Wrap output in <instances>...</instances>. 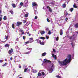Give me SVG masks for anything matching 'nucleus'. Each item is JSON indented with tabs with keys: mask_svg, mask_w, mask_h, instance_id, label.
Returning <instances> with one entry per match:
<instances>
[{
	"mask_svg": "<svg viewBox=\"0 0 78 78\" xmlns=\"http://www.w3.org/2000/svg\"><path fill=\"white\" fill-rule=\"evenodd\" d=\"M67 58H69L68 60H67V58H66L63 61H59L58 62L59 63V64L60 65V66H66L67 64V63H69L71 61V55H68Z\"/></svg>",
	"mask_w": 78,
	"mask_h": 78,
	"instance_id": "1",
	"label": "nucleus"
},
{
	"mask_svg": "<svg viewBox=\"0 0 78 78\" xmlns=\"http://www.w3.org/2000/svg\"><path fill=\"white\" fill-rule=\"evenodd\" d=\"M35 41L37 42V44H40L41 45H44V42H41V41L38 39H36Z\"/></svg>",
	"mask_w": 78,
	"mask_h": 78,
	"instance_id": "2",
	"label": "nucleus"
},
{
	"mask_svg": "<svg viewBox=\"0 0 78 78\" xmlns=\"http://www.w3.org/2000/svg\"><path fill=\"white\" fill-rule=\"evenodd\" d=\"M53 64L51 66V68H49V73H51L53 72Z\"/></svg>",
	"mask_w": 78,
	"mask_h": 78,
	"instance_id": "3",
	"label": "nucleus"
},
{
	"mask_svg": "<svg viewBox=\"0 0 78 78\" xmlns=\"http://www.w3.org/2000/svg\"><path fill=\"white\" fill-rule=\"evenodd\" d=\"M13 52V49L11 48V50H9L8 51L9 54H11Z\"/></svg>",
	"mask_w": 78,
	"mask_h": 78,
	"instance_id": "4",
	"label": "nucleus"
},
{
	"mask_svg": "<svg viewBox=\"0 0 78 78\" xmlns=\"http://www.w3.org/2000/svg\"><path fill=\"white\" fill-rule=\"evenodd\" d=\"M22 23L21 22H20L19 21H18L17 23H16V26H17V27H19L20 25H21Z\"/></svg>",
	"mask_w": 78,
	"mask_h": 78,
	"instance_id": "5",
	"label": "nucleus"
},
{
	"mask_svg": "<svg viewBox=\"0 0 78 78\" xmlns=\"http://www.w3.org/2000/svg\"><path fill=\"white\" fill-rule=\"evenodd\" d=\"M45 62H50V63H51V62L49 60H47L46 59H44Z\"/></svg>",
	"mask_w": 78,
	"mask_h": 78,
	"instance_id": "6",
	"label": "nucleus"
},
{
	"mask_svg": "<svg viewBox=\"0 0 78 78\" xmlns=\"http://www.w3.org/2000/svg\"><path fill=\"white\" fill-rule=\"evenodd\" d=\"M32 6H37V4L36 2H34L32 3Z\"/></svg>",
	"mask_w": 78,
	"mask_h": 78,
	"instance_id": "7",
	"label": "nucleus"
},
{
	"mask_svg": "<svg viewBox=\"0 0 78 78\" xmlns=\"http://www.w3.org/2000/svg\"><path fill=\"white\" fill-rule=\"evenodd\" d=\"M60 35L61 36H62V34H63V30H62L61 29L60 30Z\"/></svg>",
	"mask_w": 78,
	"mask_h": 78,
	"instance_id": "8",
	"label": "nucleus"
},
{
	"mask_svg": "<svg viewBox=\"0 0 78 78\" xmlns=\"http://www.w3.org/2000/svg\"><path fill=\"white\" fill-rule=\"evenodd\" d=\"M41 34H44V33H45V32L44 30L41 31Z\"/></svg>",
	"mask_w": 78,
	"mask_h": 78,
	"instance_id": "9",
	"label": "nucleus"
},
{
	"mask_svg": "<svg viewBox=\"0 0 78 78\" xmlns=\"http://www.w3.org/2000/svg\"><path fill=\"white\" fill-rule=\"evenodd\" d=\"M71 40H72V39H73V41L75 40V37H71L69 38Z\"/></svg>",
	"mask_w": 78,
	"mask_h": 78,
	"instance_id": "10",
	"label": "nucleus"
},
{
	"mask_svg": "<svg viewBox=\"0 0 78 78\" xmlns=\"http://www.w3.org/2000/svg\"><path fill=\"white\" fill-rule=\"evenodd\" d=\"M12 6L13 8H16V4H15L12 3Z\"/></svg>",
	"mask_w": 78,
	"mask_h": 78,
	"instance_id": "11",
	"label": "nucleus"
},
{
	"mask_svg": "<svg viewBox=\"0 0 78 78\" xmlns=\"http://www.w3.org/2000/svg\"><path fill=\"white\" fill-rule=\"evenodd\" d=\"M62 7L63 8H65L66 7V4H63L62 5Z\"/></svg>",
	"mask_w": 78,
	"mask_h": 78,
	"instance_id": "12",
	"label": "nucleus"
},
{
	"mask_svg": "<svg viewBox=\"0 0 78 78\" xmlns=\"http://www.w3.org/2000/svg\"><path fill=\"white\" fill-rule=\"evenodd\" d=\"M45 55H46V53L45 52H44L42 54V56H45Z\"/></svg>",
	"mask_w": 78,
	"mask_h": 78,
	"instance_id": "13",
	"label": "nucleus"
},
{
	"mask_svg": "<svg viewBox=\"0 0 78 78\" xmlns=\"http://www.w3.org/2000/svg\"><path fill=\"white\" fill-rule=\"evenodd\" d=\"M3 19L4 20H7V18H6V16L4 17Z\"/></svg>",
	"mask_w": 78,
	"mask_h": 78,
	"instance_id": "14",
	"label": "nucleus"
},
{
	"mask_svg": "<svg viewBox=\"0 0 78 78\" xmlns=\"http://www.w3.org/2000/svg\"><path fill=\"white\" fill-rule=\"evenodd\" d=\"M42 76V74L41 73L39 72L38 73V76Z\"/></svg>",
	"mask_w": 78,
	"mask_h": 78,
	"instance_id": "15",
	"label": "nucleus"
},
{
	"mask_svg": "<svg viewBox=\"0 0 78 78\" xmlns=\"http://www.w3.org/2000/svg\"><path fill=\"white\" fill-rule=\"evenodd\" d=\"M7 64H8V63H5V64L2 65V66L3 67H5V66H6Z\"/></svg>",
	"mask_w": 78,
	"mask_h": 78,
	"instance_id": "16",
	"label": "nucleus"
},
{
	"mask_svg": "<svg viewBox=\"0 0 78 78\" xmlns=\"http://www.w3.org/2000/svg\"><path fill=\"white\" fill-rule=\"evenodd\" d=\"M40 39H43V40H44V39H45V37H40Z\"/></svg>",
	"mask_w": 78,
	"mask_h": 78,
	"instance_id": "17",
	"label": "nucleus"
},
{
	"mask_svg": "<svg viewBox=\"0 0 78 78\" xmlns=\"http://www.w3.org/2000/svg\"><path fill=\"white\" fill-rule=\"evenodd\" d=\"M73 8H77V6H76V5L74 4L73 5Z\"/></svg>",
	"mask_w": 78,
	"mask_h": 78,
	"instance_id": "18",
	"label": "nucleus"
},
{
	"mask_svg": "<svg viewBox=\"0 0 78 78\" xmlns=\"http://www.w3.org/2000/svg\"><path fill=\"white\" fill-rule=\"evenodd\" d=\"M73 9H73V8H71L70 9V11L71 12H72V11H73Z\"/></svg>",
	"mask_w": 78,
	"mask_h": 78,
	"instance_id": "19",
	"label": "nucleus"
},
{
	"mask_svg": "<svg viewBox=\"0 0 78 78\" xmlns=\"http://www.w3.org/2000/svg\"><path fill=\"white\" fill-rule=\"evenodd\" d=\"M30 53H31V51H29L27 52H26L25 54H27L28 55H29V54H30Z\"/></svg>",
	"mask_w": 78,
	"mask_h": 78,
	"instance_id": "20",
	"label": "nucleus"
},
{
	"mask_svg": "<svg viewBox=\"0 0 78 78\" xmlns=\"http://www.w3.org/2000/svg\"><path fill=\"white\" fill-rule=\"evenodd\" d=\"M9 46V45L8 44H6L5 45V47H8Z\"/></svg>",
	"mask_w": 78,
	"mask_h": 78,
	"instance_id": "21",
	"label": "nucleus"
},
{
	"mask_svg": "<svg viewBox=\"0 0 78 78\" xmlns=\"http://www.w3.org/2000/svg\"><path fill=\"white\" fill-rule=\"evenodd\" d=\"M33 71L34 73H36L37 72V71L36 70L33 69Z\"/></svg>",
	"mask_w": 78,
	"mask_h": 78,
	"instance_id": "22",
	"label": "nucleus"
},
{
	"mask_svg": "<svg viewBox=\"0 0 78 78\" xmlns=\"http://www.w3.org/2000/svg\"><path fill=\"white\" fill-rule=\"evenodd\" d=\"M20 6H22L23 5V2H21L20 4Z\"/></svg>",
	"mask_w": 78,
	"mask_h": 78,
	"instance_id": "23",
	"label": "nucleus"
},
{
	"mask_svg": "<svg viewBox=\"0 0 78 78\" xmlns=\"http://www.w3.org/2000/svg\"><path fill=\"white\" fill-rule=\"evenodd\" d=\"M75 27L76 28H78V23H76L75 24Z\"/></svg>",
	"mask_w": 78,
	"mask_h": 78,
	"instance_id": "24",
	"label": "nucleus"
},
{
	"mask_svg": "<svg viewBox=\"0 0 78 78\" xmlns=\"http://www.w3.org/2000/svg\"><path fill=\"white\" fill-rule=\"evenodd\" d=\"M12 28H13V29L15 28H14V24H13L12 25Z\"/></svg>",
	"mask_w": 78,
	"mask_h": 78,
	"instance_id": "25",
	"label": "nucleus"
},
{
	"mask_svg": "<svg viewBox=\"0 0 78 78\" xmlns=\"http://www.w3.org/2000/svg\"><path fill=\"white\" fill-rule=\"evenodd\" d=\"M30 43V41H28L27 42H25V44H29Z\"/></svg>",
	"mask_w": 78,
	"mask_h": 78,
	"instance_id": "26",
	"label": "nucleus"
},
{
	"mask_svg": "<svg viewBox=\"0 0 78 78\" xmlns=\"http://www.w3.org/2000/svg\"><path fill=\"white\" fill-rule=\"evenodd\" d=\"M59 40V37H57L56 38V40L58 41Z\"/></svg>",
	"mask_w": 78,
	"mask_h": 78,
	"instance_id": "27",
	"label": "nucleus"
},
{
	"mask_svg": "<svg viewBox=\"0 0 78 78\" xmlns=\"http://www.w3.org/2000/svg\"><path fill=\"white\" fill-rule=\"evenodd\" d=\"M10 13L12 14H13V11H12V10L10 11Z\"/></svg>",
	"mask_w": 78,
	"mask_h": 78,
	"instance_id": "28",
	"label": "nucleus"
},
{
	"mask_svg": "<svg viewBox=\"0 0 78 78\" xmlns=\"http://www.w3.org/2000/svg\"><path fill=\"white\" fill-rule=\"evenodd\" d=\"M49 11L50 12H52V10L51 8H50L49 9Z\"/></svg>",
	"mask_w": 78,
	"mask_h": 78,
	"instance_id": "29",
	"label": "nucleus"
},
{
	"mask_svg": "<svg viewBox=\"0 0 78 78\" xmlns=\"http://www.w3.org/2000/svg\"><path fill=\"white\" fill-rule=\"evenodd\" d=\"M47 22H50V20H49V19L48 18H47Z\"/></svg>",
	"mask_w": 78,
	"mask_h": 78,
	"instance_id": "30",
	"label": "nucleus"
},
{
	"mask_svg": "<svg viewBox=\"0 0 78 78\" xmlns=\"http://www.w3.org/2000/svg\"><path fill=\"white\" fill-rule=\"evenodd\" d=\"M46 38L47 39H48V38H49V37H48V36H47V35H46Z\"/></svg>",
	"mask_w": 78,
	"mask_h": 78,
	"instance_id": "31",
	"label": "nucleus"
},
{
	"mask_svg": "<svg viewBox=\"0 0 78 78\" xmlns=\"http://www.w3.org/2000/svg\"><path fill=\"white\" fill-rule=\"evenodd\" d=\"M28 15L27 14H26L25 15V16L26 17H28Z\"/></svg>",
	"mask_w": 78,
	"mask_h": 78,
	"instance_id": "32",
	"label": "nucleus"
},
{
	"mask_svg": "<svg viewBox=\"0 0 78 78\" xmlns=\"http://www.w3.org/2000/svg\"><path fill=\"white\" fill-rule=\"evenodd\" d=\"M41 73L42 74V75H43V76H44V75H45V73H44L43 72H42Z\"/></svg>",
	"mask_w": 78,
	"mask_h": 78,
	"instance_id": "33",
	"label": "nucleus"
},
{
	"mask_svg": "<svg viewBox=\"0 0 78 78\" xmlns=\"http://www.w3.org/2000/svg\"><path fill=\"white\" fill-rule=\"evenodd\" d=\"M27 69L25 68V69H24V72H27Z\"/></svg>",
	"mask_w": 78,
	"mask_h": 78,
	"instance_id": "34",
	"label": "nucleus"
},
{
	"mask_svg": "<svg viewBox=\"0 0 78 78\" xmlns=\"http://www.w3.org/2000/svg\"><path fill=\"white\" fill-rule=\"evenodd\" d=\"M65 15H66V16L68 15V13L67 12H66V13H65Z\"/></svg>",
	"mask_w": 78,
	"mask_h": 78,
	"instance_id": "35",
	"label": "nucleus"
},
{
	"mask_svg": "<svg viewBox=\"0 0 78 78\" xmlns=\"http://www.w3.org/2000/svg\"><path fill=\"white\" fill-rule=\"evenodd\" d=\"M56 77H57V78H61V76H60L59 75L57 76Z\"/></svg>",
	"mask_w": 78,
	"mask_h": 78,
	"instance_id": "36",
	"label": "nucleus"
},
{
	"mask_svg": "<svg viewBox=\"0 0 78 78\" xmlns=\"http://www.w3.org/2000/svg\"><path fill=\"white\" fill-rule=\"evenodd\" d=\"M48 34H51V31H50L49 30Z\"/></svg>",
	"mask_w": 78,
	"mask_h": 78,
	"instance_id": "37",
	"label": "nucleus"
},
{
	"mask_svg": "<svg viewBox=\"0 0 78 78\" xmlns=\"http://www.w3.org/2000/svg\"><path fill=\"white\" fill-rule=\"evenodd\" d=\"M37 19V16H35L34 19Z\"/></svg>",
	"mask_w": 78,
	"mask_h": 78,
	"instance_id": "38",
	"label": "nucleus"
},
{
	"mask_svg": "<svg viewBox=\"0 0 78 78\" xmlns=\"http://www.w3.org/2000/svg\"><path fill=\"white\" fill-rule=\"evenodd\" d=\"M46 31H48V30H49V29H48V28H46Z\"/></svg>",
	"mask_w": 78,
	"mask_h": 78,
	"instance_id": "39",
	"label": "nucleus"
},
{
	"mask_svg": "<svg viewBox=\"0 0 78 78\" xmlns=\"http://www.w3.org/2000/svg\"><path fill=\"white\" fill-rule=\"evenodd\" d=\"M47 9H49L50 8V7L49 6H47Z\"/></svg>",
	"mask_w": 78,
	"mask_h": 78,
	"instance_id": "40",
	"label": "nucleus"
},
{
	"mask_svg": "<svg viewBox=\"0 0 78 78\" xmlns=\"http://www.w3.org/2000/svg\"><path fill=\"white\" fill-rule=\"evenodd\" d=\"M26 37H25L23 36V39H24V40H25V39Z\"/></svg>",
	"mask_w": 78,
	"mask_h": 78,
	"instance_id": "41",
	"label": "nucleus"
},
{
	"mask_svg": "<svg viewBox=\"0 0 78 78\" xmlns=\"http://www.w3.org/2000/svg\"><path fill=\"white\" fill-rule=\"evenodd\" d=\"M3 62V60H0V62H1V63H2V62Z\"/></svg>",
	"mask_w": 78,
	"mask_h": 78,
	"instance_id": "42",
	"label": "nucleus"
},
{
	"mask_svg": "<svg viewBox=\"0 0 78 78\" xmlns=\"http://www.w3.org/2000/svg\"><path fill=\"white\" fill-rule=\"evenodd\" d=\"M2 17H3V15L0 14V17H1V18H2Z\"/></svg>",
	"mask_w": 78,
	"mask_h": 78,
	"instance_id": "43",
	"label": "nucleus"
},
{
	"mask_svg": "<svg viewBox=\"0 0 78 78\" xmlns=\"http://www.w3.org/2000/svg\"><path fill=\"white\" fill-rule=\"evenodd\" d=\"M30 40H31V41H33V38H30Z\"/></svg>",
	"mask_w": 78,
	"mask_h": 78,
	"instance_id": "44",
	"label": "nucleus"
},
{
	"mask_svg": "<svg viewBox=\"0 0 78 78\" xmlns=\"http://www.w3.org/2000/svg\"><path fill=\"white\" fill-rule=\"evenodd\" d=\"M53 51H54V53H55L56 52V50H55V49H53Z\"/></svg>",
	"mask_w": 78,
	"mask_h": 78,
	"instance_id": "45",
	"label": "nucleus"
},
{
	"mask_svg": "<svg viewBox=\"0 0 78 78\" xmlns=\"http://www.w3.org/2000/svg\"><path fill=\"white\" fill-rule=\"evenodd\" d=\"M8 36H6V38H5V39H6V40L8 39Z\"/></svg>",
	"mask_w": 78,
	"mask_h": 78,
	"instance_id": "46",
	"label": "nucleus"
},
{
	"mask_svg": "<svg viewBox=\"0 0 78 78\" xmlns=\"http://www.w3.org/2000/svg\"><path fill=\"white\" fill-rule=\"evenodd\" d=\"M27 48V49L28 50H31V48Z\"/></svg>",
	"mask_w": 78,
	"mask_h": 78,
	"instance_id": "47",
	"label": "nucleus"
},
{
	"mask_svg": "<svg viewBox=\"0 0 78 78\" xmlns=\"http://www.w3.org/2000/svg\"><path fill=\"white\" fill-rule=\"evenodd\" d=\"M19 31L20 32H22L23 31V30H22L20 29V30Z\"/></svg>",
	"mask_w": 78,
	"mask_h": 78,
	"instance_id": "48",
	"label": "nucleus"
},
{
	"mask_svg": "<svg viewBox=\"0 0 78 78\" xmlns=\"http://www.w3.org/2000/svg\"><path fill=\"white\" fill-rule=\"evenodd\" d=\"M19 68L20 69H21V68H22V66H19Z\"/></svg>",
	"mask_w": 78,
	"mask_h": 78,
	"instance_id": "49",
	"label": "nucleus"
},
{
	"mask_svg": "<svg viewBox=\"0 0 78 78\" xmlns=\"http://www.w3.org/2000/svg\"><path fill=\"white\" fill-rule=\"evenodd\" d=\"M26 22H27V20H25V21L23 22V23H26Z\"/></svg>",
	"mask_w": 78,
	"mask_h": 78,
	"instance_id": "50",
	"label": "nucleus"
},
{
	"mask_svg": "<svg viewBox=\"0 0 78 78\" xmlns=\"http://www.w3.org/2000/svg\"><path fill=\"white\" fill-rule=\"evenodd\" d=\"M65 20H66V21H67V20H68V18H66Z\"/></svg>",
	"mask_w": 78,
	"mask_h": 78,
	"instance_id": "51",
	"label": "nucleus"
},
{
	"mask_svg": "<svg viewBox=\"0 0 78 78\" xmlns=\"http://www.w3.org/2000/svg\"><path fill=\"white\" fill-rule=\"evenodd\" d=\"M52 55V57H53V58H54V57H55V55H54V54H53Z\"/></svg>",
	"mask_w": 78,
	"mask_h": 78,
	"instance_id": "52",
	"label": "nucleus"
},
{
	"mask_svg": "<svg viewBox=\"0 0 78 78\" xmlns=\"http://www.w3.org/2000/svg\"><path fill=\"white\" fill-rule=\"evenodd\" d=\"M54 58L55 59H56V55H55Z\"/></svg>",
	"mask_w": 78,
	"mask_h": 78,
	"instance_id": "53",
	"label": "nucleus"
},
{
	"mask_svg": "<svg viewBox=\"0 0 78 78\" xmlns=\"http://www.w3.org/2000/svg\"><path fill=\"white\" fill-rule=\"evenodd\" d=\"M10 60H11V61H12V57H11L10 58Z\"/></svg>",
	"mask_w": 78,
	"mask_h": 78,
	"instance_id": "54",
	"label": "nucleus"
},
{
	"mask_svg": "<svg viewBox=\"0 0 78 78\" xmlns=\"http://www.w3.org/2000/svg\"><path fill=\"white\" fill-rule=\"evenodd\" d=\"M2 18L0 17V22H1V20H2Z\"/></svg>",
	"mask_w": 78,
	"mask_h": 78,
	"instance_id": "55",
	"label": "nucleus"
},
{
	"mask_svg": "<svg viewBox=\"0 0 78 78\" xmlns=\"http://www.w3.org/2000/svg\"><path fill=\"white\" fill-rule=\"evenodd\" d=\"M71 45H72L73 47V43H71Z\"/></svg>",
	"mask_w": 78,
	"mask_h": 78,
	"instance_id": "56",
	"label": "nucleus"
},
{
	"mask_svg": "<svg viewBox=\"0 0 78 78\" xmlns=\"http://www.w3.org/2000/svg\"><path fill=\"white\" fill-rule=\"evenodd\" d=\"M31 35V34H29L28 35L29 36H30Z\"/></svg>",
	"mask_w": 78,
	"mask_h": 78,
	"instance_id": "57",
	"label": "nucleus"
},
{
	"mask_svg": "<svg viewBox=\"0 0 78 78\" xmlns=\"http://www.w3.org/2000/svg\"><path fill=\"white\" fill-rule=\"evenodd\" d=\"M16 41H19V38H17L16 39Z\"/></svg>",
	"mask_w": 78,
	"mask_h": 78,
	"instance_id": "58",
	"label": "nucleus"
},
{
	"mask_svg": "<svg viewBox=\"0 0 78 78\" xmlns=\"http://www.w3.org/2000/svg\"><path fill=\"white\" fill-rule=\"evenodd\" d=\"M30 32H29L27 33V34H30Z\"/></svg>",
	"mask_w": 78,
	"mask_h": 78,
	"instance_id": "59",
	"label": "nucleus"
},
{
	"mask_svg": "<svg viewBox=\"0 0 78 78\" xmlns=\"http://www.w3.org/2000/svg\"><path fill=\"white\" fill-rule=\"evenodd\" d=\"M0 14H2V10H0Z\"/></svg>",
	"mask_w": 78,
	"mask_h": 78,
	"instance_id": "60",
	"label": "nucleus"
},
{
	"mask_svg": "<svg viewBox=\"0 0 78 78\" xmlns=\"http://www.w3.org/2000/svg\"><path fill=\"white\" fill-rule=\"evenodd\" d=\"M24 34V32H22V34Z\"/></svg>",
	"mask_w": 78,
	"mask_h": 78,
	"instance_id": "61",
	"label": "nucleus"
},
{
	"mask_svg": "<svg viewBox=\"0 0 78 78\" xmlns=\"http://www.w3.org/2000/svg\"><path fill=\"white\" fill-rule=\"evenodd\" d=\"M45 9V8L44 7H43V9Z\"/></svg>",
	"mask_w": 78,
	"mask_h": 78,
	"instance_id": "62",
	"label": "nucleus"
},
{
	"mask_svg": "<svg viewBox=\"0 0 78 78\" xmlns=\"http://www.w3.org/2000/svg\"><path fill=\"white\" fill-rule=\"evenodd\" d=\"M69 14V15H71V14Z\"/></svg>",
	"mask_w": 78,
	"mask_h": 78,
	"instance_id": "63",
	"label": "nucleus"
},
{
	"mask_svg": "<svg viewBox=\"0 0 78 78\" xmlns=\"http://www.w3.org/2000/svg\"><path fill=\"white\" fill-rule=\"evenodd\" d=\"M19 78H22V77H19Z\"/></svg>",
	"mask_w": 78,
	"mask_h": 78,
	"instance_id": "64",
	"label": "nucleus"
}]
</instances>
